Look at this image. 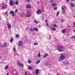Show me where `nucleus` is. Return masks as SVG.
I'll use <instances>...</instances> for the list:
<instances>
[{"label": "nucleus", "mask_w": 75, "mask_h": 75, "mask_svg": "<svg viewBox=\"0 0 75 75\" xmlns=\"http://www.w3.org/2000/svg\"><path fill=\"white\" fill-rule=\"evenodd\" d=\"M57 50L60 52H62L64 51V48L62 47H59L57 48Z\"/></svg>", "instance_id": "nucleus-1"}, {"label": "nucleus", "mask_w": 75, "mask_h": 75, "mask_svg": "<svg viewBox=\"0 0 75 75\" xmlns=\"http://www.w3.org/2000/svg\"><path fill=\"white\" fill-rule=\"evenodd\" d=\"M62 12L63 13H65V10H66V7L65 6H62Z\"/></svg>", "instance_id": "nucleus-2"}, {"label": "nucleus", "mask_w": 75, "mask_h": 75, "mask_svg": "<svg viewBox=\"0 0 75 75\" xmlns=\"http://www.w3.org/2000/svg\"><path fill=\"white\" fill-rule=\"evenodd\" d=\"M65 57V55H62L60 56V57L59 60V61H62V60H63Z\"/></svg>", "instance_id": "nucleus-3"}, {"label": "nucleus", "mask_w": 75, "mask_h": 75, "mask_svg": "<svg viewBox=\"0 0 75 75\" xmlns=\"http://www.w3.org/2000/svg\"><path fill=\"white\" fill-rule=\"evenodd\" d=\"M18 66L19 67H23V64L22 63H21L19 62H18L17 63Z\"/></svg>", "instance_id": "nucleus-4"}, {"label": "nucleus", "mask_w": 75, "mask_h": 75, "mask_svg": "<svg viewBox=\"0 0 75 75\" xmlns=\"http://www.w3.org/2000/svg\"><path fill=\"white\" fill-rule=\"evenodd\" d=\"M10 14H12V15L13 17H14L16 15V14H15V13L13 11H11L10 12Z\"/></svg>", "instance_id": "nucleus-5"}, {"label": "nucleus", "mask_w": 75, "mask_h": 75, "mask_svg": "<svg viewBox=\"0 0 75 75\" xmlns=\"http://www.w3.org/2000/svg\"><path fill=\"white\" fill-rule=\"evenodd\" d=\"M7 26L8 29L9 30H10L11 28V24H10L9 23H7Z\"/></svg>", "instance_id": "nucleus-6"}, {"label": "nucleus", "mask_w": 75, "mask_h": 75, "mask_svg": "<svg viewBox=\"0 0 75 75\" xmlns=\"http://www.w3.org/2000/svg\"><path fill=\"white\" fill-rule=\"evenodd\" d=\"M18 45L19 47H21L22 45H23V42L21 41H19L18 42Z\"/></svg>", "instance_id": "nucleus-7"}, {"label": "nucleus", "mask_w": 75, "mask_h": 75, "mask_svg": "<svg viewBox=\"0 0 75 75\" xmlns=\"http://www.w3.org/2000/svg\"><path fill=\"white\" fill-rule=\"evenodd\" d=\"M9 4H10V6H12L13 5V4H14V2L12 0H11Z\"/></svg>", "instance_id": "nucleus-8"}, {"label": "nucleus", "mask_w": 75, "mask_h": 75, "mask_svg": "<svg viewBox=\"0 0 75 75\" xmlns=\"http://www.w3.org/2000/svg\"><path fill=\"white\" fill-rule=\"evenodd\" d=\"M30 16V13L29 12H27L26 14V17H28Z\"/></svg>", "instance_id": "nucleus-9"}, {"label": "nucleus", "mask_w": 75, "mask_h": 75, "mask_svg": "<svg viewBox=\"0 0 75 75\" xmlns=\"http://www.w3.org/2000/svg\"><path fill=\"white\" fill-rule=\"evenodd\" d=\"M7 8V5L6 4H4L2 7V9H6Z\"/></svg>", "instance_id": "nucleus-10"}, {"label": "nucleus", "mask_w": 75, "mask_h": 75, "mask_svg": "<svg viewBox=\"0 0 75 75\" xmlns=\"http://www.w3.org/2000/svg\"><path fill=\"white\" fill-rule=\"evenodd\" d=\"M26 7L27 8H29V9H30L31 8V6L29 4H28L27 5Z\"/></svg>", "instance_id": "nucleus-11"}, {"label": "nucleus", "mask_w": 75, "mask_h": 75, "mask_svg": "<svg viewBox=\"0 0 75 75\" xmlns=\"http://www.w3.org/2000/svg\"><path fill=\"white\" fill-rule=\"evenodd\" d=\"M62 63L64 65H68L69 62H68L67 61H64Z\"/></svg>", "instance_id": "nucleus-12"}, {"label": "nucleus", "mask_w": 75, "mask_h": 75, "mask_svg": "<svg viewBox=\"0 0 75 75\" xmlns=\"http://www.w3.org/2000/svg\"><path fill=\"white\" fill-rule=\"evenodd\" d=\"M37 14H40L41 13V10H39L37 11L36 12Z\"/></svg>", "instance_id": "nucleus-13"}, {"label": "nucleus", "mask_w": 75, "mask_h": 75, "mask_svg": "<svg viewBox=\"0 0 75 75\" xmlns=\"http://www.w3.org/2000/svg\"><path fill=\"white\" fill-rule=\"evenodd\" d=\"M7 45V44L6 43H4V45H2V48H4V47H6Z\"/></svg>", "instance_id": "nucleus-14"}, {"label": "nucleus", "mask_w": 75, "mask_h": 75, "mask_svg": "<svg viewBox=\"0 0 75 75\" xmlns=\"http://www.w3.org/2000/svg\"><path fill=\"white\" fill-rule=\"evenodd\" d=\"M39 72V70H38V69H36L35 71V73L36 75H38V73Z\"/></svg>", "instance_id": "nucleus-15"}, {"label": "nucleus", "mask_w": 75, "mask_h": 75, "mask_svg": "<svg viewBox=\"0 0 75 75\" xmlns=\"http://www.w3.org/2000/svg\"><path fill=\"white\" fill-rule=\"evenodd\" d=\"M33 30L34 31H35L37 32H38V30L36 28H33Z\"/></svg>", "instance_id": "nucleus-16"}, {"label": "nucleus", "mask_w": 75, "mask_h": 75, "mask_svg": "<svg viewBox=\"0 0 75 75\" xmlns=\"http://www.w3.org/2000/svg\"><path fill=\"white\" fill-rule=\"evenodd\" d=\"M40 61H41V60H40V59L38 60V61L36 62V64H39V63L40 62Z\"/></svg>", "instance_id": "nucleus-17"}, {"label": "nucleus", "mask_w": 75, "mask_h": 75, "mask_svg": "<svg viewBox=\"0 0 75 75\" xmlns=\"http://www.w3.org/2000/svg\"><path fill=\"white\" fill-rule=\"evenodd\" d=\"M70 4L71 5V7H74V6H75V4L74 3H71Z\"/></svg>", "instance_id": "nucleus-18"}, {"label": "nucleus", "mask_w": 75, "mask_h": 75, "mask_svg": "<svg viewBox=\"0 0 75 75\" xmlns=\"http://www.w3.org/2000/svg\"><path fill=\"white\" fill-rule=\"evenodd\" d=\"M15 4L16 5H18V1H16L15 2Z\"/></svg>", "instance_id": "nucleus-19"}, {"label": "nucleus", "mask_w": 75, "mask_h": 75, "mask_svg": "<svg viewBox=\"0 0 75 75\" xmlns=\"http://www.w3.org/2000/svg\"><path fill=\"white\" fill-rule=\"evenodd\" d=\"M62 33H64L65 32V29H63V30L62 31Z\"/></svg>", "instance_id": "nucleus-20"}, {"label": "nucleus", "mask_w": 75, "mask_h": 75, "mask_svg": "<svg viewBox=\"0 0 75 75\" xmlns=\"http://www.w3.org/2000/svg\"><path fill=\"white\" fill-rule=\"evenodd\" d=\"M28 63H29V64H31V61H30V59H28Z\"/></svg>", "instance_id": "nucleus-21"}, {"label": "nucleus", "mask_w": 75, "mask_h": 75, "mask_svg": "<svg viewBox=\"0 0 75 75\" xmlns=\"http://www.w3.org/2000/svg\"><path fill=\"white\" fill-rule=\"evenodd\" d=\"M53 27L54 28H55V27H57V25H56V24H54Z\"/></svg>", "instance_id": "nucleus-22"}, {"label": "nucleus", "mask_w": 75, "mask_h": 75, "mask_svg": "<svg viewBox=\"0 0 75 75\" xmlns=\"http://www.w3.org/2000/svg\"><path fill=\"white\" fill-rule=\"evenodd\" d=\"M16 38H19V36L18 34H16Z\"/></svg>", "instance_id": "nucleus-23"}, {"label": "nucleus", "mask_w": 75, "mask_h": 75, "mask_svg": "<svg viewBox=\"0 0 75 75\" xmlns=\"http://www.w3.org/2000/svg\"><path fill=\"white\" fill-rule=\"evenodd\" d=\"M47 56H48V54H46L44 55V58H45V57H47Z\"/></svg>", "instance_id": "nucleus-24"}, {"label": "nucleus", "mask_w": 75, "mask_h": 75, "mask_svg": "<svg viewBox=\"0 0 75 75\" xmlns=\"http://www.w3.org/2000/svg\"><path fill=\"white\" fill-rule=\"evenodd\" d=\"M34 22L35 23H36V24H38V23H39L38 22V21H37L36 20Z\"/></svg>", "instance_id": "nucleus-25"}, {"label": "nucleus", "mask_w": 75, "mask_h": 75, "mask_svg": "<svg viewBox=\"0 0 75 75\" xmlns=\"http://www.w3.org/2000/svg\"><path fill=\"white\" fill-rule=\"evenodd\" d=\"M57 5V4H52V6H55Z\"/></svg>", "instance_id": "nucleus-26"}, {"label": "nucleus", "mask_w": 75, "mask_h": 75, "mask_svg": "<svg viewBox=\"0 0 75 75\" xmlns=\"http://www.w3.org/2000/svg\"><path fill=\"white\" fill-rule=\"evenodd\" d=\"M8 68V66H6L5 68V69H7Z\"/></svg>", "instance_id": "nucleus-27"}, {"label": "nucleus", "mask_w": 75, "mask_h": 75, "mask_svg": "<svg viewBox=\"0 0 75 75\" xmlns=\"http://www.w3.org/2000/svg\"><path fill=\"white\" fill-rule=\"evenodd\" d=\"M52 30L53 31H56V28H52Z\"/></svg>", "instance_id": "nucleus-28"}, {"label": "nucleus", "mask_w": 75, "mask_h": 75, "mask_svg": "<svg viewBox=\"0 0 75 75\" xmlns=\"http://www.w3.org/2000/svg\"><path fill=\"white\" fill-rule=\"evenodd\" d=\"M13 40H14L13 39H11L10 40V41L11 42H13Z\"/></svg>", "instance_id": "nucleus-29"}, {"label": "nucleus", "mask_w": 75, "mask_h": 75, "mask_svg": "<svg viewBox=\"0 0 75 75\" xmlns=\"http://www.w3.org/2000/svg\"><path fill=\"white\" fill-rule=\"evenodd\" d=\"M34 45H38V43L37 42H35L34 43Z\"/></svg>", "instance_id": "nucleus-30"}, {"label": "nucleus", "mask_w": 75, "mask_h": 75, "mask_svg": "<svg viewBox=\"0 0 75 75\" xmlns=\"http://www.w3.org/2000/svg\"><path fill=\"white\" fill-rule=\"evenodd\" d=\"M30 30L32 32H33V29L31 28H30Z\"/></svg>", "instance_id": "nucleus-31"}, {"label": "nucleus", "mask_w": 75, "mask_h": 75, "mask_svg": "<svg viewBox=\"0 0 75 75\" xmlns=\"http://www.w3.org/2000/svg\"><path fill=\"white\" fill-rule=\"evenodd\" d=\"M59 12H58L57 13V17H58V14H59Z\"/></svg>", "instance_id": "nucleus-32"}, {"label": "nucleus", "mask_w": 75, "mask_h": 75, "mask_svg": "<svg viewBox=\"0 0 75 75\" xmlns=\"http://www.w3.org/2000/svg\"><path fill=\"white\" fill-rule=\"evenodd\" d=\"M46 25L47 27H49V24H48V23H47L46 24Z\"/></svg>", "instance_id": "nucleus-33"}, {"label": "nucleus", "mask_w": 75, "mask_h": 75, "mask_svg": "<svg viewBox=\"0 0 75 75\" xmlns=\"http://www.w3.org/2000/svg\"><path fill=\"white\" fill-rule=\"evenodd\" d=\"M25 75H27V71L25 72Z\"/></svg>", "instance_id": "nucleus-34"}, {"label": "nucleus", "mask_w": 75, "mask_h": 75, "mask_svg": "<svg viewBox=\"0 0 75 75\" xmlns=\"http://www.w3.org/2000/svg\"><path fill=\"white\" fill-rule=\"evenodd\" d=\"M14 75H18V74L16 73H14Z\"/></svg>", "instance_id": "nucleus-35"}, {"label": "nucleus", "mask_w": 75, "mask_h": 75, "mask_svg": "<svg viewBox=\"0 0 75 75\" xmlns=\"http://www.w3.org/2000/svg\"><path fill=\"white\" fill-rule=\"evenodd\" d=\"M29 69H32V67H28Z\"/></svg>", "instance_id": "nucleus-36"}, {"label": "nucleus", "mask_w": 75, "mask_h": 75, "mask_svg": "<svg viewBox=\"0 0 75 75\" xmlns=\"http://www.w3.org/2000/svg\"><path fill=\"white\" fill-rule=\"evenodd\" d=\"M13 50L14 51V52L16 51V48H15V47H13Z\"/></svg>", "instance_id": "nucleus-37"}, {"label": "nucleus", "mask_w": 75, "mask_h": 75, "mask_svg": "<svg viewBox=\"0 0 75 75\" xmlns=\"http://www.w3.org/2000/svg\"><path fill=\"white\" fill-rule=\"evenodd\" d=\"M54 10H57V7L56 6L54 7Z\"/></svg>", "instance_id": "nucleus-38"}, {"label": "nucleus", "mask_w": 75, "mask_h": 75, "mask_svg": "<svg viewBox=\"0 0 75 75\" xmlns=\"http://www.w3.org/2000/svg\"><path fill=\"white\" fill-rule=\"evenodd\" d=\"M51 37H52V36H51V35H49V38L50 39L51 38Z\"/></svg>", "instance_id": "nucleus-39"}, {"label": "nucleus", "mask_w": 75, "mask_h": 75, "mask_svg": "<svg viewBox=\"0 0 75 75\" xmlns=\"http://www.w3.org/2000/svg\"><path fill=\"white\" fill-rule=\"evenodd\" d=\"M38 57H40V55H41V54L40 53H39L38 55Z\"/></svg>", "instance_id": "nucleus-40"}, {"label": "nucleus", "mask_w": 75, "mask_h": 75, "mask_svg": "<svg viewBox=\"0 0 75 75\" xmlns=\"http://www.w3.org/2000/svg\"><path fill=\"white\" fill-rule=\"evenodd\" d=\"M46 65H48V63H46V64L44 65L45 66H46Z\"/></svg>", "instance_id": "nucleus-41"}, {"label": "nucleus", "mask_w": 75, "mask_h": 75, "mask_svg": "<svg viewBox=\"0 0 75 75\" xmlns=\"http://www.w3.org/2000/svg\"><path fill=\"white\" fill-rule=\"evenodd\" d=\"M24 13H23V15H21V17H23L24 16H24Z\"/></svg>", "instance_id": "nucleus-42"}, {"label": "nucleus", "mask_w": 75, "mask_h": 75, "mask_svg": "<svg viewBox=\"0 0 75 75\" xmlns=\"http://www.w3.org/2000/svg\"><path fill=\"white\" fill-rule=\"evenodd\" d=\"M17 11H18V10H17L16 9L15 10V13H17Z\"/></svg>", "instance_id": "nucleus-43"}, {"label": "nucleus", "mask_w": 75, "mask_h": 75, "mask_svg": "<svg viewBox=\"0 0 75 75\" xmlns=\"http://www.w3.org/2000/svg\"><path fill=\"white\" fill-rule=\"evenodd\" d=\"M75 38V36H73L71 38V39L72 38Z\"/></svg>", "instance_id": "nucleus-44"}, {"label": "nucleus", "mask_w": 75, "mask_h": 75, "mask_svg": "<svg viewBox=\"0 0 75 75\" xmlns=\"http://www.w3.org/2000/svg\"><path fill=\"white\" fill-rule=\"evenodd\" d=\"M50 1L51 3H53V1L52 0H50Z\"/></svg>", "instance_id": "nucleus-45"}, {"label": "nucleus", "mask_w": 75, "mask_h": 75, "mask_svg": "<svg viewBox=\"0 0 75 75\" xmlns=\"http://www.w3.org/2000/svg\"><path fill=\"white\" fill-rule=\"evenodd\" d=\"M45 23H47V22H48V21H47V20H45Z\"/></svg>", "instance_id": "nucleus-46"}, {"label": "nucleus", "mask_w": 75, "mask_h": 75, "mask_svg": "<svg viewBox=\"0 0 75 75\" xmlns=\"http://www.w3.org/2000/svg\"><path fill=\"white\" fill-rule=\"evenodd\" d=\"M4 14H7V12H5L4 13Z\"/></svg>", "instance_id": "nucleus-47"}, {"label": "nucleus", "mask_w": 75, "mask_h": 75, "mask_svg": "<svg viewBox=\"0 0 75 75\" xmlns=\"http://www.w3.org/2000/svg\"><path fill=\"white\" fill-rule=\"evenodd\" d=\"M62 22H64V21H65V20L63 19L62 20Z\"/></svg>", "instance_id": "nucleus-48"}, {"label": "nucleus", "mask_w": 75, "mask_h": 75, "mask_svg": "<svg viewBox=\"0 0 75 75\" xmlns=\"http://www.w3.org/2000/svg\"><path fill=\"white\" fill-rule=\"evenodd\" d=\"M73 25H75V22H73Z\"/></svg>", "instance_id": "nucleus-49"}, {"label": "nucleus", "mask_w": 75, "mask_h": 75, "mask_svg": "<svg viewBox=\"0 0 75 75\" xmlns=\"http://www.w3.org/2000/svg\"><path fill=\"white\" fill-rule=\"evenodd\" d=\"M26 1H28V2H29L30 0H26Z\"/></svg>", "instance_id": "nucleus-50"}, {"label": "nucleus", "mask_w": 75, "mask_h": 75, "mask_svg": "<svg viewBox=\"0 0 75 75\" xmlns=\"http://www.w3.org/2000/svg\"><path fill=\"white\" fill-rule=\"evenodd\" d=\"M6 75H10V74H8V73H7Z\"/></svg>", "instance_id": "nucleus-51"}, {"label": "nucleus", "mask_w": 75, "mask_h": 75, "mask_svg": "<svg viewBox=\"0 0 75 75\" xmlns=\"http://www.w3.org/2000/svg\"><path fill=\"white\" fill-rule=\"evenodd\" d=\"M1 59V57L0 56V60Z\"/></svg>", "instance_id": "nucleus-52"}, {"label": "nucleus", "mask_w": 75, "mask_h": 75, "mask_svg": "<svg viewBox=\"0 0 75 75\" xmlns=\"http://www.w3.org/2000/svg\"><path fill=\"white\" fill-rule=\"evenodd\" d=\"M73 27H75V25H73Z\"/></svg>", "instance_id": "nucleus-53"}, {"label": "nucleus", "mask_w": 75, "mask_h": 75, "mask_svg": "<svg viewBox=\"0 0 75 75\" xmlns=\"http://www.w3.org/2000/svg\"><path fill=\"white\" fill-rule=\"evenodd\" d=\"M68 1H69V0H67L66 1H67V2H68Z\"/></svg>", "instance_id": "nucleus-54"}, {"label": "nucleus", "mask_w": 75, "mask_h": 75, "mask_svg": "<svg viewBox=\"0 0 75 75\" xmlns=\"http://www.w3.org/2000/svg\"><path fill=\"white\" fill-rule=\"evenodd\" d=\"M68 27H69H69H70V26L69 25H68Z\"/></svg>", "instance_id": "nucleus-55"}, {"label": "nucleus", "mask_w": 75, "mask_h": 75, "mask_svg": "<svg viewBox=\"0 0 75 75\" xmlns=\"http://www.w3.org/2000/svg\"><path fill=\"white\" fill-rule=\"evenodd\" d=\"M72 1H74V0H71Z\"/></svg>", "instance_id": "nucleus-56"}, {"label": "nucleus", "mask_w": 75, "mask_h": 75, "mask_svg": "<svg viewBox=\"0 0 75 75\" xmlns=\"http://www.w3.org/2000/svg\"><path fill=\"white\" fill-rule=\"evenodd\" d=\"M74 30V33H75V30Z\"/></svg>", "instance_id": "nucleus-57"}, {"label": "nucleus", "mask_w": 75, "mask_h": 75, "mask_svg": "<svg viewBox=\"0 0 75 75\" xmlns=\"http://www.w3.org/2000/svg\"><path fill=\"white\" fill-rule=\"evenodd\" d=\"M39 3H40V2H38V4Z\"/></svg>", "instance_id": "nucleus-58"}, {"label": "nucleus", "mask_w": 75, "mask_h": 75, "mask_svg": "<svg viewBox=\"0 0 75 75\" xmlns=\"http://www.w3.org/2000/svg\"><path fill=\"white\" fill-rule=\"evenodd\" d=\"M73 16L74 17H75V16Z\"/></svg>", "instance_id": "nucleus-59"}, {"label": "nucleus", "mask_w": 75, "mask_h": 75, "mask_svg": "<svg viewBox=\"0 0 75 75\" xmlns=\"http://www.w3.org/2000/svg\"><path fill=\"white\" fill-rule=\"evenodd\" d=\"M1 20V18H0V20Z\"/></svg>", "instance_id": "nucleus-60"}, {"label": "nucleus", "mask_w": 75, "mask_h": 75, "mask_svg": "<svg viewBox=\"0 0 75 75\" xmlns=\"http://www.w3.org/2000/svg\"><path fill=\"white\" fill-rule=\"evenodd\" d=\"M7 16H8V14H7Z\"/></svg>", "instance_id": "nucleus-61"}, {"label": "nucleus", "mask_w": 75, "mask_h": 75, "mask_svg": "<svg viewBox=\"0 0 75 75\" xmlns=\"http://www.w3.org/2000/svg\"><path fill=\"white\" fill-rule=\"evenodd\" d=\"M0 46H1V45H0Z\"/></svg>", "instance_id": "nucleus-62"}, {"label": "nucleus", "mask_w": 75, "mask_h": 75, "mask_svg": "<svg viewBox=\"0 0 75 75\" xmlns=\"http://www.w3.org/2000/svg\"><path fill=\"white\" fill-rule=\"evenodd\" d=\"M64 54V53H62V54Z\"/></svg>", "instance_id": "nucleus-63"}]
</instances>
